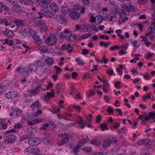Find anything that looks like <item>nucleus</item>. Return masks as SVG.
<instances>
[{
    "mask_svg": "<svg viewBox=\"0 0 155 155\" xmlns=\"http://www.w3.org/2000/svg\"><path fill=\"white\" fill-rule=\"evenodd\" d=\"M81 149L84 151L88 152H90L91 151V149L90 147H82Z\"/></svg>",
    "mask_w": 155,
    "mask_h": 155,
    "instance_id": "603ef678",
    "label": "nucleus"
},
{
    "mask_svg": "<svg viewBox=\"0 0 155 155\" xmlns=\"http://www.w3.org/2000/svg\"><path fill=\"white\" fill-rule=\"evenodd\" d=\"M32 153H35L34 155H42L41 154L39 153V149L37 147L35 146L32 147Z\"/></svg>",
    "mask_w": 155,
    "mask_h": 155,
    "instance_id": "4be33fe9",
    "label": "nucleus"
},
{
    "mask_svg": "<svg viewBox=\"0 0 155 155\" xmlns=\"http://www.w3.org/2000/svg\"><path fill=\"white\" fill-rule=\"evenodd\" d=\"M110 43L107 42L106 43L104 41H101L100 42V45L101 46H103L104 48H107L110 45Z\"/></svg>",
    "mask_w": 155,
    "mask_h": 155,
    "instance_id": "e433bc0d",
    "label": "nucleus"
},
{
    "mask_svg": "<svg viewBox=\"0 0 155 155\" xmlns=\"http://www.w3.org/2000/svg\"><path fill=\"white\" fill-rule=\"evenodd\" d=\"M127 47L125 45H114V46L110 48H127Z\"/></svg>",
    "mask_w": 155,
    "mask_h": 155,
    "instance_id": "473e14b6",
    "label": "nucleus"
},
{
    "mask_svg": "<svg viewBox=\"0 0 155 155\" xmlns=\"http://www.w3.org/2000/svg\"><path fill=\"white\" fill-rule=\"evenodd\" d=\"M67 113L65 114L64 115H61L60 114H58L57 115L58 119L59 120H61L64 118H66V114Z\"/></svg>",
    "mask_w": 155,
    "mask_h": 155,
    "instance_id": "0e129e2a",
    "label": "nucleus"
},
{
    "mask_svg": "<svg viewBox=\"0 0 155 155\" xmlns=\"http://www.w3.org/2000/svg\"><path fill=\"white\" fill-rule=\"evenodd\" d=\"M151 94L150 93L149 94H147V96H146L145 95H144L143 97V100L144 101L147 99H150L151 98L150 95Z\"/></svg>",
    "mask_w": 155,
    "mask_h": 155,
    "instance_id": "5fc2aeb1",
    "label": "nucleus"
},
{
    "mask_svg": "<svg viewBox=\"0 0 155 155\" xmlns=\"http://www.w3.org/2000/svg\"><path fill=\"white\" fill-rule=\"evenodd\" d=\"M12 5H13V6L12 8L15 11H17L16 9V8H19L20 7L19 5L17 3H16Z\"/></svg>",
    "mask_w": 155,
    "mask_h": 155,
    "instance_id": "4d7b16f0",
    "label": "nucleus"
},
{
    "mask_svg": "<svg viewBox=\"0 0 155 155\" xmlns=\"http://www.w3.org/2000/svg\"><path fill=\"white\" fill-rule=\"evenodd\" d=\"M117 17L116 13L115 11L113 12L110 14V18L109 20L110 21H111L114 18H115Z\"/></svg>",
    "mask_w": 155,
    "mask_h": 155,
    "instance_id": "c9c22d12",
    "label": "nucleus"
},
{
    "mask_svg": "<svg viewBox=\"0 0 155 155\" xmlns=\"http://www.w3.org/2000/svg\"><path fill=\"white\" fill-rule=\"evenodd\" d=\"M130 42L131 45L136 48H138L139 46V41L136 40L131 39L130 40Z\"/></svg>",
    "mask_w": 155,
    "mask_h": 155,
    "instance_id": "412c9836",
    "label": "nucleus"
},
{
    "mask_svg": "<svg viewBox=\"0 0 155 155\" xmlns=\"http://www.w3.org/2000/svg\"><path fill=\"white\" fill-rule=\"evenodd\" d=\"M121 83L118 81H116L115 82V85L114 86L117 89L120 88V84Z\"/></svg>",
    "mask_w": 155,
    "mask_h": 155,
    "instance_id": "6e6d98bb",
    "label": "nucleus"
},
{
    "mask_svg": "<svg viewBox=\"0 0 155 155\" xmlns=\"http://www.w3.org/2000/svg\"><path fill=\"white\" fill-rule=\"evenodd\" d=\"M69 16L72 19L76 20L79 18L80 14L75 11H71L70 12Z\"/></svg>",
    "mask_w": 155,
    "mask_h": 155,
    "instance_id": "1a4fd4ad",
    "label": "nucleus"
},
{
    "mask_svg": "<svg viewBox=\"0 0 155 155\" xmlns=\"http://www.w3.org/2000/svg\"><path fill=\"white\" fill-rule=\"evenodd\" d=\"M147 140V139H144L140 140L138 141V144L140 145H142L145 144V142Z\"/></svg>",
    "mask_w": 155,
    "mask_h": 155,
    "instance_id": "e2e57ef3",
    "label": "nucleus"
},
{
    "mask_svg": "<svg viewBox=\"0 0 155 155\" xmlns=\"http://www.w3.org/2000/svg\"><path fill=\"white\" fill-rule=\"evenodd\" d=\"M34 2L32 0H27L24 3L25 5L31 6L33 5Z\"/></svg>",
    "mask_w": 155,
    "mask_h": 155,
    "instance_id": "c03bdc74",
    "label": "nucleus"
},
{
    "mask_svg": "<svg viewBox=\"0 0 155 155\" xmlns=\"http://www.w3.org/2000/svg\"><path fill=\"white\" fill-rule=\"evenodd\" d=\"M126 49H122L119 51V53L120 55H123L124 54H126L127 53V52L126 51Z\"/></svg>",
    "mask_w": 155,
    "mask_h": 155,
    "instance_id": "774afa93",
    "label": "nucleus"
},
{
    "mask_svg": "<svg viewBox=\"0 0 155 155\" xmlns=\"http://www.w3.org/2000/svg\"><path fill=\"white\" fill-rule=\"evenodd\" d=\"M48 124L46 123L45 124V125H42V127L40 128L39 129L40 130H46L47 129V128L48 127Z\"/></svg>",
    "mask_w": 155,
    "mask_h": 155,
    "instance_id": "338daca9",
    "label": "nucleus"
},
{
    "mask_svg": "<svg viewBox=\"0 0 155 155\" xmlns=\"http://www.w3.org/2000/svg\"><path fill=\"white\" fill-rule=\"evenodd\" d=\"M50 8L52 11L54 12L58 11L59 8L57 5L55 3H52L50 5Z\"/></svg>",
    "mask_w": 155,
    "mask_h": 155,
    "instance_id": "6ab92c4d",
    "label": "nucleus"
},
{
    "mask_svg": "<svg viewBox=\"0 0 155 155\" xmlns=\"http://www.w3.org/2000/svg\"><path fill=\"white\" fill-rule=\"evenodd\" d=\"M96 21L95 24L97 25L101 24L102 22V21H103L101 15L96 16Z\"/></svg>",
    "mask_w": 155,
    "mask_h": 155,
    "instance_id": "393cba45",
    "label": "nucleus"
},
{
    "mask_svg": "<svg viewBox=\"0 0 155 155\" xmlns=\"http://www.w3.org/2000/svg\"><path fill=\"white\" fill-rule=\"evenodd\" d=\"M54 90H51V92L47 93V95L45 96V99L46 100H48L49 98L54 96Z\"/></svg>",
    "mask_w": 155,
    "mask_h": 155,
    "instance_id": "dca6fc26",
    "label": "nucleus"
},
{
    "mask_svg": "<svg viewBox=\"0 0 155 155\" xmlns=\"http://www.w3.org/2000/svg\"><path fill=\"white\" fill-rule=\"evenodd\" d=\"M81 147V146L79 144H78L77 146L74 148L73 150L74 152L75 153H76Z\"/></svg>",
    "mask_w": 155,
    "mask_h": 155,
    "instance_id": "052dcab7",
    "label": "nucleus"
},
{
    "mask_svg": "<svg viewBox=\"0 0 155 155\" xmlns=\"http://www.w3.org/2000/svg\"><path fill=\"white\" fill-rule=\"evenodd\" d=\"M68 36L67 40L70 41H74L77 38V36L73 34H71L70 33H69V35Z\"/></svg>",
    "mask_w": 155,
    "mask_h": 155,
    "instance_id": "5701e85b",
    "label": "nucleus"
},
{
    "mask_svg": "<svg viewBox=\"0 0 155 155\" xmlns=\"http://www.w3.org/2000/svg\"><path fill=\"white\" fill-rule=\"evenodd\" d=\"M152 26L150 28V31L148 33L147 35L148 36L149 35H152V34H153V29L155 31V24H153V25H152Z\"/></svg>",
    "mask_w": 155,
    "mask_h": 155,
    "instance_id": "79ce46f5",
    "label": "nucleus"
},
{
    "mask_svg": "<svg viewBox=\"0 0 155 155\" xmlns=\"http://www.w3.org/2000/svg\"><path fill=\"white\" fill-rule=\"evenodd\" d=\"M43 142L46 144L47 145L50 143L49 137L48 136L45 137L43 140Z\"/></svg>",
    "mask_w": 155,
    "mask_h": 155,
    "instance_id": "4c0bfd02",
    "label": "nucleus"
},
{
    "mask_svg": "<svg viewBox=\"0 0 155 155\" xmlns=\"http://www.w3.org/2000/svg\"><path fill=\"white\" fill-rule=\"evenodd\" d=\"M44 15L47 18H51L54 16L53 13L49 10L45 9L44 12Z\"/></svg>",
    "mask_w": 155,
    "mask_h": 155,
    "instance_id": "ddd939ff",
    "label": "nucleus"
},
{
    "mask_svg": "<svg viewBox=\"0 0 155 155\" xmlns=\"http://www.w3.org/2000/svg\"><path fill=\"white\" fill-rule=\"evenodd\" d=\"M100 127L102 131L104 130L105 129L107 130H108V128L107 127V124L104 123L101 124Z\"/></svg>",
    "mask_w": 155,
    "mask_h": 155,
    "instance_id": "a18cd8bd",
    "label": "nucleus"
},
{
    "mask_svg": "<svg viewBox=\"0 0 155 155\" xmlns=\"http://www.w3.org/2000/svg\"><path fill=\"white\" fill-rule=\"evenodd\" d=\"M37 69L38 67L35 64H29L27 67H26V68L24 70L27 73L29 74L33 71H35Z\"/></svg>",
    "mask_w": 155,
    "mask_h": 155,
    "instance_id": "39448f33",
    "label": "nucleus"
},
{
    "mask_svg": "<svg viewBox=\"0 0 155 155\" xmlns=\"http://www.w3.org/2000/svg\"><path fill=\"white\" fill-rule=\"evenodd\" d=\"M7 127V124L3 122H0V130L5 129Z\"/></svg>",
    "mask_w": 155,
    "mask_h": 155,
    "instance_id": "de8ad7c7",
    "label": "nucleus"
},
{
    "mask_svg": "<svg viewBox=\"0 0 155 155\" xmlns=\"http://www.w3.org/2000/svg\"><path fill=\"white\" fill-rule=\"evenodd\" d=\"M91 33H88L84 34L80 37V38L81 39H86L89 37L91 36Z\"/></svg>",
    "mask_w": 155,
    "mask_h": 155,
    "instance_id": "f704fd0d",
    "label": "nucleus"
},
{
    "mask_svg": "<svg viewBox=\"0 0 155 155\" xmlns=\"http://www.w3.org/2000/svg\"><path fill=\"white\" fill-rule=\"evenodd\" d=\"M19 43L18 42H16L15 43H14L13 41H5L3 43V44L4 45H5V44H7L9 46H15L18 43Z\"/></svg>",
    "mask_w": 155,
    "mask_h": 155,
    "instance_id": "bb28decb",
    "label": "nucleus"
},
{
    "mask_svg": "<svg viewBox=\"0 0 155 155\" xmlns=\"http://www.w3.org/2000/svg\"><path fill=\"white\" fill-rule=\"evenodd\" d=\"M15 131V129H11V130H8L5 132V135L6 137H8V140L7 143H14L15 140L16 138L12 134H9L10 133H13Z\"/></svg>",
    "mask_w": 155,
    "mask_h": 155,
    "instance_id": "20e7f679",
    "label": "nucleus"
},
{
    "mask_svg": "<svg viewBox=\"0 0 155 155\" xmlns=\"http://www.w3.org/2000/svg\"><path fill=\"white\" fill-rule=\"evenodd\" d=\"M41 106V103L38 101L34 103L31 106V108H38Z\"/></svg>",
    "mask_w": 155,
    "mask_h": 155,
    "instance_id": "a878e982",
    "label": "nucleus"
},
{
    "mask_svg": "<svg viewBox=\"0 0 155 155\" xmlns=\"http://www.w3.org/2000/svg\"><path fill=\"white\" fill-rule=\"evenodd\" d=\"M59 136L63 138L58 143V145L61 146L64 145L68 142L69 139L72 137V136L69 134L64 133L60 134Z\"/></svg>",
    "mask_w": 155,
    "mask_h": 155,
    "instance_id": "f03ea898",
    "label": "nucleus"
},
{
    "mask_svg": "<svg viewBox=\"0 0 155 155\" xmlns=\"http://www.w3.org/2000/svg\"><path fill=\"white\" fill-rule=\"evenodd\" d=\"M75 60L77 64L79 65H82L84 64L83 60L80 58H76Z\"/></svg>",
    "mask_w": 155,
    "mask_h": 155,
    "instance_id": "cd10ccee",
    "label": "nucleus"
},
{
    "mask_svg": "<svg viewBox=\"0 0 155 155\" xmlns=\"http://www.w3.org/2000/svg\"><path fill=\"white\" fill-rule=\"evenodd\" d=\"M90 140L88 138H84L82 140L79 141V144L82 146L85 143H87Z\"/></svg>",
    "mask_w": 155,
    "mask_h": 155,
    "instance_id": "7c9ffc66",
    "label": "nucleus"
},
{
    "mask_svg": "<svg viewBox=\"0 0 155 155\" xmlns=\"http://www.w3.org/2000/svg\"><path fill=\"white\" fill-rule=\"evenodd\" d=\"M107 73L110 76H111L112 75L115 76L116 75L114 73L113 70L110 69H109L107 71Z\"/></svg>",
    "mask_w": 155,
    "mask_h": 155,
    "instance_id": "864d4df0",
    "label": "nucleus"
},
{
    "mask_svg": "<svg viewBox=\"0 0 155 155\" xmlns=\"http://www.w3.org/2000/svg\"><path fill=\"white\" fill-rule=\"evenodd\" d=\"M81 5H76L74 6V11L77 12V11L81 8Z\"/></svg>",
    "mask_w": 155,
    "mask_h": 155,
    "instance_id": "69168bd1",
    "label": "nucleus"
},
{
    "mask_svg": "<svg viewBox=\"0 0 155 155\" xmlns=\"http://www.w3.org/2000/svg\"><path fill=\"white\" fill-rule=\"evenodd\" d=\"M37 25L42 30L47 31L48 30V28L46 27L45 24L43 22L39 21L37 22Z\"/></svg>",
    "mask_w": 155,
    "mask_h": 155,
    "instance_id": "4468645a",
    "label": "nucleus"
},
{
    "mask_svg": "<svg viewBox=\"0 0 155 155\" xmlns=\"http://www.w3.org/2000/svg\"><path fill=\"white\" fill-rule=\"evenodd\" d=\"M96 118V122L97 123H99L101 120L102 117L98 115L97 116L95 117Z\"/></svg>",
    "mask_w": 155,
    "mask_h": 155,
    "instance_id": "13d9d810",
    "label": "nucleus"
},
{
    "mask_svg": "<svg viewBox=\"0 0 155 155\" xmlns=\"http://www.w3.org/2000/svg\"><path fill=\"white\" fill-rule=\"evenodd\" d=\"M42 88L40 85H38L36 87L32 90L33 92V95L38 94L39 93V91Z\"/></svg>",
    "mask_w": 155,
    "mask_h": 155,
    "instance_id": "f3484780",
    "label": "nucleus"
},
{
    "mask_svg": "<svg viewBox=\"0 0 155 155\" xmlns=\"http://www.w3.org/2000/svg\"><path fill=\"white\" fill-rule=\"evenodd\" d=\"M108 138L110 140H111V142L112 141L115 143H116L117 142V138L114 135H112L109 136L108 137Z\"/></svg>",
    "mask_w": 155,
    "mask_h": 155,
    "instance_id": "c756f323",
    "label": "nucleus"
},
{
    "mask_svg": "<svg viewBox=\"0 0 155 155\" xmlns=\"http://www.w3.org/2000/svg\"><path fill=\"white\" fill-rule=\"evenodd\" d=\"M31 95H33V92L32 90L25 92L24 94V96L25 97L30 96Z\"/></svg>",
    "mask_w": 155,
    "mask_h": 155,
    "instance_id": "ea45409f",
    "label": "nucleus"
},
{
    "mask_svg": "<svg viewBox=\"0 0 155 155\" xmlns=\"http://www.w3.org/2000/svg\"><path fill=\"white\" fill-rule=\"evenodd\" d=\"M151 19L152 20L151 22V25H153V24H155V12H153L152 15Z\"/></svg>",
    "mask_w": 155,
    "mask_h": 155,
    "instance_id": "8fccbe9b",
    "label": "nucleus"
},
{
    "mask_svg": "<svg viewBox=\"0 0 155 155\" xmlns=\"http://www.w3.org/2000/svg\"><path fill=\"white\" fill-rule=\"evenodd\" d=\"M35 62L36 64V66L39 67L43 66L45 64L44 62H42L40 60H36L35 61Z\"/></svg>",
    "mask_w": 155,
    "mask_h": 155,
    "instance_id": "72a5a7b5",
    "label": "nucleus"
},
{
    "mask_svg": "<svg viewBox=\"0 0 155 155\" xmlns=\"http://www.w3.org/2000/svg\"><path fill=\"white\" fill-rule=\"evenodd\" d=\"M145 44L147 47H148L149 45H151L152 46V48H155V44H151V42L149 41H147V42H145Z\"/></svg>",
    "mask_w": 155,
    "mask_h": 155,
    "instance_id": "bf43d9fd",
    "label": "nucleus"
},
{
    "mask_svg": "<svg viewBox=\"0 0 155 155\" xmlns=\"http://www.w3.org/2000/svg\"><path fill=\"white\" fill-rule=\"evenodd\" d=\"M46 62L48 65H51L53 62V58H49L46 60Z\"/></svg>",
    "mask_w": 155,
    "mask_h": 155,
    "instance_id": "09e8293b",
    "label": "nucleus"
},
{
    "mask_svg": "<svg viewBox=\"0 0 155 155\" xmlns=\"http://www.w3.org/2000/svg\"><path fill=\"white\" fill-rule=\"evenodd\" d=\"M1 9H2V12L3 11H4L6 12H7L8 11L10 10L9 8L6 5H4L3 4L2 5V6L1 7Z\"/></svg>",
    "mask_w": 155,
    "mask_h": 155,
    "instance_id": "49530a36",
    "label": "nucleus"
},
{
    "mask_svg": "<svg viewBox=\"0 0 155 155\" xmlns=\"http://www.w3.org/2000/svg\"><path fill=\"white\" fill-rule=\"evenodd\" d=\"M61 12L62 14H66L69 11V7L67 6H61Z\"/></svg>",
    "mask_w": 155,
    "mask_h": 155,
    "instance_id": "a211bd4d",
    "label": "nucleus"
},
{
    "mask_svg": "<svg viewBox=\"0 0 155 155\" xmlns=\"http://www.w3.org/2000/svg\"><path fill=\"white\" fill-rule=\"evenodd\" d=\"M122 9L123 12H129L128 6L126 5H122Z\"/></svg>",
    "mask_w": 155,
    "mask_h": 155,
    "instance_id": "a19ab883",
    "label": "nucleus"
},
{
    "mask_svg": "<svg viewBox=\"0 0 155 155\" xmlns=\"http://www.w3.org/2000/svg\"><path fill=\"white\" fill-rule=\"evenodd\" d=\"M89 26L91 30L97 31H98V29L96 28V26L95 25L93 24H90Z\"/></svg>",
    "mask_w": 155,
    "mask_h": 155,
    "instance_id": "3c124183",
    "label": "nucleus"
},
{
    "mask_svg": "<svg viewBox=\"0 0 155 155\" xmlns=\"http://www.w3.org/2000/svg\"><path fill=\"white\" fill-rule=\"evenodd\" d=\"M40 1L39 3L42 7L45 8L47 7L48 5L45 2L44 0H40Z\"/></svg>",
    "mask_w": 155,
    "mask_h": 155,
    "instance_id": "58836bf2",
    "label": "nucleus"
},
{
    "mask_svg": "<svg viewBox=\"0 0 155 155\" xmlns=\"http://www.w3.org/2000/svg\"><path fill=\"white\" fill-rule=\"evenodd\" d=\"M22 111L19 108H15L12 111V113L9 114L10 117H14L20 116L21 115Z\"/></svg>",
    "mask_w": 155,
    "mask_h": 155,
    "instance_id": "423d86ee",
    "label": "nucleus"
},
{
    "mask_svg": "<svg viewBox=\"0 0 155 155\" xmlns=\"http://www.w3.org/2000/svg\"><path fill=\"white\" fill-rule=\"evenodd\" d=\"M57 39L56 36L53 34H51L49 36L45 39V44L48 46L55 45L56 44Z\"/></svg>",
    "mask_w": 155,
    "mask_h": 155,
    "instance_id": "f257e3e1",
    "label": "nucleus"
},
{
    "mask_svg": "<svg viewBox=\"0 0 155 155\" xmlns=\"http://www.w3.org/2000/svg\"><path fill=\"white\" fill-rule=\"evenodd\" d=\"M18 93L16 91H9L5 94V97L8 98H13L18 96Z\"/></svg>",
    "mask_w": 155,
    "mask_h": 155,
    "instance_id": "6e6552de",
    "label": "nucleus"
},
{
    "mask_svg": "<svg viewBox=\"0 0 155 155\" xmlns=\"http://www.w3.org/2000/svg\"><path fill=\"white\" fill-rule=\"evenodd\" d=\"M90 143L97 146H100L101 144V142L95 139L91 140L90 141Z\"/></svg>",
    "mask_w": 155,
    "mask_h": 155,
    "instance_id": "b1692460",
    "label": "nucleus"
},
{
    "mask_svg": "<svg viewBox=\"0 0 155 155\" xmlns=\"http://www.w3.org/2000/svg\"><path fill=\"white\" fill-rule=\"evenodd\" d=\"M14 22L17 25L20 26L23 24V21L20 19H15L14 21Z\"/></svg>",
    "mask_w": 155,
    "mask_h": 155,
    "instance_id": "37998d69",
    "label": "nucleus"
},
{
    "mask_svg": "<svg viewBox=\"0 0 155 155\" xmlns=\"http://www.w3.org/2000/svg\"><path fill=\"white\" fill-rule=\"evenodd\" d=\"M78 121L77 123H75V124H76L77 123L79 124V127L81 128H84L85 127V125L86 124L84 123V121L82 119V118L79 117L78 118Z\"/></svg>",
    "mask_w": 155,
    "mask_h": 155,
    "instance_id": "2eb2a0df",
    "label": "nucleus"
},
{
    "mask_svg": "<svg viewBox=\"0 0 155 155\" xmlns=\"http://www.w3.org/2000/svg\"><path fill=\"white\" fill-rule=\"evenodd\" d=\"M39 140L37 137L31 138L28 141V144L31 146H35L39 143Z\"/></svg>",
    "mask_w": 155,
    "mask_h": 155,
    "instance_id": "0eeeda50",
    "label": "nucleus"
},
{
    "mask_svg": "<svg viewBox=\"0 0 155 155\" xmlns=\"http://www.w3.org/2000/svg\"><path fill=\"white\" fill-rule=\"evenodd\" d=\"M26 16L30 21L32 22L36 21L37 18L33 16L32 13H27L26 14Z\"/></svg>",
    "mask_w": 155,
    "mask_h": 155,
    "instance_id": "9b49d317",
    "label": "nucleus"
},
{
    "mask_svg": "<svg viewBox=\"0 0 155 155\" xmlns=\"http://www.w3.org/2000/svg\"><path fill=\"white\" fill-rule=\"evenodd\" d=\"M129 14L128 12H122L120 14V18L119 19L120 22L122 24L125 22V21L124 18L127 15Z\"/></svg>",
    "mask_w": 155,
    "mask_h": 155,
    "instance_id": "9d476101",
    "label": "nucleus"
},
{
    "mask_svg": "<svg viewBox=\"0 0 155 155\" xmlns=\"http://www.w3.org/2000/svg\"><path fill=\"white\" fill-rule=\"evenodd\" d=\"M56 32L57 35L60 37L61 38L67 39L70 33V31L67 29H65L63 31H61L58 29L56 30Z\"/></svg>",
    "mask_w": 155,
    "mask_h": 155,
    "instance_id": "7ed1b4c3",
    "label": "nucleus"
},
{
    "mask_svg": "<svg viewBox=\"0 0 155 155\" xmlns=\"http://www.w3.org/2000/svg\"><path fill=\"white\" fill-rule=\"evenodd\" d=\"M103 15H101V16L103 19V21H105L106 19L108 18L109 15L107 13H104L102 14Z\"/></svg>",
    "mask_w": 155,
    "mask_h": 155,
    "instance_id": "680f3d73",
    "label": "nucleus"
},
{
    "mask_svg": "<svg viewBox=\"0 0 155 155\" xmlns=\"http://www.w3.org/2000/svg\"><path fill=\"white\" fill-rule=\"evenodd\" d=\"M3 34L8 37H12L14 35V33L12 31L9 30H5L3 31Z\"/></svg>",
    "mask_w": 155,
    "mask_h": 155,
    "instance_id": "aec40b11",
    "label": "nucleus"
},
{
    "mask_svg": "<svg viewBox=\"0 0 155 155\" xmlns=\"http://www.w3.org/2000/svg\"><path fill=\"white\" fill-rule=\"evenodd\" d=\"M111 143V140H110L105 141H104L102 145L103 148H106L109 146Z\"/></svg>",
    "mask_w": 155,
    "mask_h": 155,
    "instance_id": "c85d7f7f",
    "label": "nucleus"
},
{
    "mask_svg": "<svg viewBox=\"0 0 155 155\" xmlns=\"http://www.w3.org/2000/svg\"><path fill=\"white\" fill-rule=\"evenodd\" d=\"M32 38L35 41L36 44L38 45H40L41 43V39L36 34H34L32 35Z\"/></svg>",
    "mask_w": 155,
    "mask_h": 155,
    "instance_id": "f8f14e48",
    "label": "nucleus"
},
{
    "mask_svg": "<svg viewBox=\"0 0 155 155\" xmlns=\"http://www.w3.org/2000/svg\"><path fill=\"white\" fill-rule=\"evenodd\" d=\"M143 118L146 121H149L150 120V113L149 115L147 114L146 113H144L142 114Z\"/></svg>",
    "mask_w": 155,
    "mask_h": 155,
    "instance_id": "2f4dec72",
    "label": "nucleus"
}]
</instances>
